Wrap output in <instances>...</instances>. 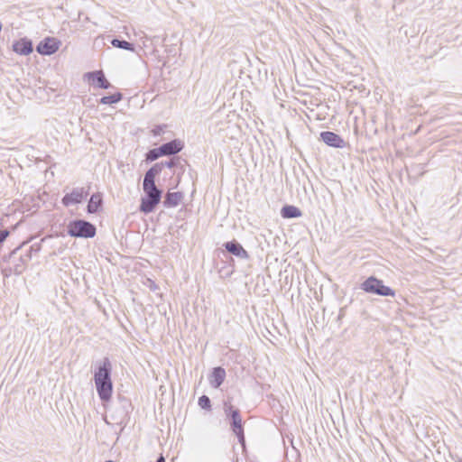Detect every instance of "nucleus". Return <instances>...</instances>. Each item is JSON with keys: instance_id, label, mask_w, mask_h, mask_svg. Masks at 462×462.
<instances>
[{"instance_id": "f03ea898", "label": "nucleus", "mask_w": 462, "mask_h": 462, "mask_svg": "<svg viewBox=\"0 0 462 462\" xmlns=\"http://www.w3.org/2000/svg\"><path fill=\"white\" fill-rule=\"evenodd\" d=\"M111 372V362L108 357H105L97 366L94 374L97 392L103 402H106L111 398L113 390Z\"/></svg>"}, {"instance_id": "7ed1b4c3", "label": "nucleus", "mask_w": 462, "mask_h": 462, "mask_svg": "<svg viewBox=\"0 0 462 462\" xmlns=\"http://www.w3.org/2000/svg\"><path fill=\"white\" fill-rule=\"evenodd\" d=\"M164 168H168L172 173H186L191 171L186 160L180 157H168L154 163L145 173H161Z\"/></svg>"}, {"instance_id": "b1692460", "label": "nucleus", "mask_w": 462, "mask_h": 462, "mask_svg": "<svg viewBox=\"0 0 462 462\" xmlns=\"http://www.w3.org/2000/svg\"><path fill=\"white\" fill-rule=\"evenodd\" d=\"M20 261L21 263L15 264L13 270V273L16 275L21 274L25 269V263H23V258H21Z\"/></svg>"}, {"instance_id": "6e6552de", "label": "nucleus", "mask_w": 462, "mask_h": 462, "mask_svg": "<svg viewBox=\"0 0 462 462\" xmlns=\"http://www.w3.org/2000/svg\"><path fill=\"white\" fill-rule=\"evenodd\" d=\"M85 77L91 84L97 88L108 89L112 88V84L106 79L103 71L94 70L85 74Z\"/></svg>"}, {"instance_id": "2eb2a0df", "label": "nucleus", "mask_w": 462, "mask_h": 462, "mask_svg": "<svg viewBox=\"0 0 462 462\" xmlns=\"http://www.w3.org/2000/svg\"><path fill=\"white\" fill-rule=\"evenodd\" d=\"M110 43L115 48L129 51L132 52H136L134 43L127 42L120 36L112 38L110 40Z\"/></svg>"}, {"instance_id": "a878e982", "label": "nucleus", "mask_w": 462, "mask_h": 462, "mask_svg": "<svg viewBox=\"0 0 462 462\" xmlns=\"http://www.w3.org/2000/svg\"><path fill=\"white\" fill-rule=\"evenodd\" d=\"M148 282H150V285H149L150 289L152 291H156L158 286L154 283V282H152V280H148Z\"/></svg>"}, {"instance_id": "1a4fd4ad", "label": "nucleus", "mask_w": 462, "mask_h": 462, "mask_svg": "<svg viewBox=\"0 0 462 462\" xmlns=\"http://www.w3.org/2000/svg\"><path fill=\"white\" fill-rule=\"evenodd\" d=\"M184 147V143L180 139H173L170 142L164 143L160 145V151L162 152L163 156L168 157H177L176 154L179 153Z\"/></svg>"}, {"instance_id": "4468645a", "label": "nucleus", "mask_w": 462, "mask_h": 462, "mask_svg": "<svg viewBox=\"0 0 462 462\" xmlns=\"http://www.w3.org/2000/svg\"><path fill=\"white\" fill-rule=\"evenodd\" d=\"M226 378V371L224 368L217 366L213 368L209 376V383L214 388H218Z\"/></svg>"}, {"instance_id": "a211bd4d", "label": "nucleus", "mask_w": 462, "mask_h": 462, "mask_svg": "<svg viewBox=\"0 0 462 462\" xmlns=\"http://www.w3.org/2000/svg\"><path fill=\"white\" fill-rule=\"evenodd\" d=\"M122 99H123V94L121 92L117 91L114 94H110V95L102 97L99 99V104L111 106L114 104H117Z\"/></svg>"}, {"instance_id": "ddd939ff", "label": "nucleus", "mask_w": 462, "mask_h": 462, "mask_svg": "<svg viewBox=\"0 0 462 462\" xmlns=\"http://www.w3.org/2000/svg\"><path fill=\"white\" fill-rule=\"evenodd\" d=\"M224 246L229 254H234L241 259H247L249 257L248 253L236 240L225 243Z\"/></svg>"}, {"instance_id": "dca6fc26", "label": "nucleus", "mask_w": 462, "mask_h": 462, "mask_svg": "<svg viewBox=\"0 0 462 462\" xmlns=\"http://www.w3.org/2000/svg\"><path fill=\"white\" fill-rule=\"evenodd\" d=\"M182 199V192H168L164 198L163 205L166 208H175L181 202Z\"/></svg>"}, {"instance_id": "20e7f679", "label": "nucleus", "mask_w": 462, "mask_h": 462, "mask_svg": "<svg viewBox=\"0 0 462 462\" xmlns=\"http://www.w3.org/2000/svg\"><path fill=\"white\" fill-rule=\"evenodd\" d=\"M96 232V226L84 219L72 220L67 226V233L71 237L92 238Z\"/></svg>"}, {"instance_id": "f3484780", "label": "nucleus", "mask_w": 462, "mask_h": 462, "mask_svg": "<svg viewBox=\"0 0 462 462\" xmlns=\"http://www.w3.org/2000/svg\"><path fill=\"white\" fill-rule=\"evenodd\" d=\"M281 215L284 218H295L301 216V211L295 206L286 205L282 207Z\"/></svg>"}, {"instance_id": "39448f33", "label": "nucleus", "mask_w": 462, "mask_h": 462, "mask_svg": "<svg viewBox=\"0 0 462 462\" xmlns=\"http://www.w3.org/2000/svg\"><path fill=\"white\" fill-rule=\"evenodd\" d=\"M361 289L368 293H373L380 296H394L395 292L393 289L385 286L382 280L374 276H370L361 284Z\"/></svg>"}, {"instance_id": "6ab92c4d", "label": "nucleus", "mask_w": 462, "mask_h": 462, "mask_svg": "<svg viewBox=\"0 0 462 462\" xmlns=\"http://www.w3.org/2000/svg\"><path fill=\"white\" fill-rule=\"evenodd\" d=\"M102 203V199L100 194H93L88 204V213H96L100 208Z\"/></svg>"}, {"instance_id": "393cba45", "label": "nucleus", "mask_w": 462, "mask_h": 462, "mask_svg": "<svg viewBox=\"0 0 462 462\" xmlns=\"http://www.w3.org/2000/svg\"><path fill=\"white\" fill-rule=\"evenodd\" d=\"M9 236V231L5 229V230H0V245L6 239V237Z\"/></svg>"}, {"instance_id": "9b49d317", "label": "nucleus", "mask_w": 462, "mask_h": 462, "mask_svg": "<svg viewBox=\"0 0 462 462\" xmlns=\"http://www.w3.org/2000/svg\"><path fill=\"white\" fill-rule=\"evenodd\" d=\"M12 50L18 55L27 56L33 51L32 41L27 37L20 38L13 42Z\"/></svg>"}, {"instance_id": "0eeeda50", "label": "nucleus", "mask_w": 462, "mask_h": 462, "mask_svg": "<svg viewBox=\"0 0 462 462\" xmlns=\"http://www.w3.org/2000/svg\"><path fill=\"white\" fill-rule=\"evenodd\" d=\"M319 140L326 145L337 149L344 148L346 145V141L339 134L332 131H322L319 134Z\"/></svg>"}, {"instance_id": "f8f14e48", "label": "nucleus", "mask_w": 462, "mask_h": 462, "mask_svg": "<svg viewBox=\"0 0 462 462\" xmlns=\"http://www.w3.org/2000/svg\"><path fill=\"white\" fill-rule=\"evenodd\" d=\"M231 419V428L233 432L237 436L239 442L242 445H245V435L244 429L242 426V418L240 416V411H235L232 413Z\"/></svg>"}, {"instance_id": "f257e3e1", "label": "nucleus", "mask_w": 462, "mask_h": 462, "mask_svg": "<svg viewBox=\"0 0 462 462\" xmlns=\"http://www.w3.org/2000/svg\"><path fill=\"white\" fill-rule=\"evenodd\" d=\"M143 190V196L141 198L139 210L149 214L155 210L162 197V189L155 183V175H144Z\"/></svg>"}, {"instance_id": "5701e85b", "label": "nucleus", "mask_w": 462, "mask_h": 462, "mask_svg": "<svg viewBox=\"0 0 462 462\" xmlns=\"http://www.w3.org/2000/svg\"><path fill=\"white\" fill-rule=\"evenodd\" d=\"M239 411L237 408H235L229 402H224V411L226 417L230 418L232 416L233 411Z\"/></svg>"}, {"instance_id": "412c9836", "label": "nucleus", "mask_w": 462, "mask_h": 462, "mask_svg": "<svg viewBox=\"0 0 462 462\" xmlns=\"http://www.w3.org/2000/svg\"><path fill=\"white\" fill-rule=\"evenodd\" d=\"M199 405L201 409L210 410L211 409V402L210 399L207 395H202L199 398Z\"/></svg>"}, {"instance_id": "aec40b11", "label": "nucleus", "mask_w": 462, "mask_h": 462, "mask_svg": "<svg viewBox=\"0 0 462 462\" xmlns=\"http://www.w3.org/2000/svg\"><path fill=\"white\" fill-rule=\"evenodd\" d=\"M163 156L162 152L160 151V146L156 148L150 149L145 157L147 162H153L159 159L160 157Z\"/></svg>"}, {"instance_id": "c85d7f7f", "label": "nucleus", "mask_w": 462, "mask_h": 462, "mask_svg": "<svg viewBox=\"0 0 462 462\" xmlns=\"http://www.w3.org/2000/svg\"><path fill=\"white\" fill-rule=\"evenodd\" d=\"M106 462H114V461H112V460H107V461H106Z\"/></svg>"}, {"instance_id": "bb28decb", "label": "nucleus", "mask_w": 462, "mask_h": 462, "mask_svg": "<svg viewBox=\"0 0 462 462\" xmlns=\"http://www.w3.org/2000/svg\"><path fill=\"white\" fill-rule=\"evenodd\" d=\"M156 462H166L165 458L162 455H160V457L157 458Z\"/></svg>"}, {"instance_id": "cd10ccee", "label": "nucleus", "mask_w": 462, "mask_h": 462, "mask_svg": "<svg viewBox=\"0 0 462 462\" xmlns=\"http://www.w3.org/2000/svg\"><path fill=\"white\" fill-rule=\"evenodd\" d=\"M50 170H51V168H47V169L43 171V173H44V174H47V173H53V171H50Z\"/></svg>"}, {"instance_id": "9d476101", "label": "nucleus", "mask_w": 462, "mask_h": 462, "mask_svg": "<svg viewBox=\"0 0 462 462\" xmlns=\"http://www.w3.org/2000/svg\"><path fill=\"white\" fill-rule=\"evenodd\" d=\"M88 194V189L85 188H75L71 192L67 193L62 198V204L66 207L71 204H78L82 201V199L87 197Z\"/></svg>"}, {"instance_id": "423d86ee", "label": "nucleus", "mask_w": 462, "mask_h": 462, "mask_svg": "<svg viewBox=\"0 0 462 462\" xmlns=\"http://www.w3.org/2000/svg\"><path fill=\"white\" fill-rule=\"evenodd\" d=\"M60 44L59 39L47 36L37 44L36 51L42 56H51L59 50Z\"/></svg>"}, {"instance_id": "4be33fe9", "label": "nucleus", "mask_w": 462, "mask_h": 462, "mask_svg": "<svg viewBox=\"0 0 462 462\" xmlns=\"http://www.w3.org/2000/svg\"><path fill=\"white\" fill-rule=\"evenodd\" d=\"M167 127V125L165 124H162V125H154V127L152 129L151 133L153 136H160L162 135L163 133H164V129Z\"/></svg>"}]
</instances>
